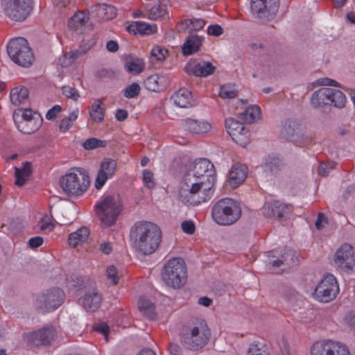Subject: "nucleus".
Here are the masks:
<instances>
[{
	"label": "nucleus",
	"mask_w": 355,
	"mask_h": 355,
	"mask_svg": "<svg viewBox=\"0 0 355 355\" xmlns=\"http://www.w3.org/2000/svg\"><path fill=\"white\" fill-rule=\"evenodd\" d=\"M185 184L189 189H182L179 193L181 201L196 206L209 200L216 181L214 164L206 158L196 159L190 164L184 175Z\"/></svg>",
	"instance_id": "f257e3e1"
},
{
	"label": "nucleus",
	"mask_w": 355,
	"mask_h": 355,
	"mask_svg": "<svg viewBox=\"0 0 355 355\" xmlns=\"http://www.w3.org/2000/svg\"><path fill=\"white\" fill-rule=\"evenodd\" d=\"M162 241V232L156 223H134L130 230V242L135 251L144 255L153 253Z\"/></svg>",
	"instance_id": "f03ea898"
},
{
	"label": "nucleus",
	"mask_w": 355,
	"mask_h": 355,
	"mask_svg": "<svg viewBox=\"0 0 355 355\" xmlns=\"http://www.w3.org/2000/svg\"><path fill=\"white\" fill-rule=\"evenodd\" d=\"M210 335L209 329L202 319H196L191 324L184 327L179 334L180 343L184 348L193 351L202 348Z\"/></svg>",
	"instance_id": "7ed1b4c3"
},
{
	"label": "nucleus",
	"mask_w": 355,
	"mask_h": 355,
	"mask_svg": "<svg viewBox=\"0 0 355 355\" xmlns=\"http://www.w3.org/2000/svg\"><path fill=\"white\" fill-rule=\"evenodd\" d=\"M89 184L87 173L80 168H73L60 179L63 191L73 196H80L86 191Z\"/></svg>",
	"instance_id": "20e7f679"
},
{
	"label": "nucleus",
	"mask_w": 355,
	"mask_h": 355,
	"mask_svg": "<svg viewBox=\"0 0 355 355\" xmlns=\"http://www.w3.org/2000/svg\"><path fill=\"white\" fill-rule=\"evenodd\" d=\"M162 279L169 287L179 288L187 281V271L184 261L180 258L172 259L164 265Z\"/></svg>",
	"instance_id": "39448f33"
},
{
	"label": "nucleus",
	"mask_w": 355,
	"mask_h": 355,
	"mask_svg": "<svg viewBox=\"0 0 355 355\" xmlns=\"http://www.w3.org/2000/svg\"><path fill=\"white\" fill-rule=\"evenodd\" d=\"M211 216L214 222H237L241 216L240 203L232 198H222L212 207Z\"/></svg>",
	"instance_id": "423d86ee"
},
{
	"label": "nucleus",
	"mask_w": 355,
	"mask_h": 355,
	"mask_svg": "<svg viewBox=\"0 0 355 355\" xmlns=\"http://www.w3.org/2000/svg\"><path fill=\"white\" fill-rule=\"evenodd\" d=\"M7 52L14 62L22 67L31 65L34 60L28 41L24 37L11 40L7 46Z\"/></svg>",
	"instance_id": "0eeeda50"
},
{
	"label": "nucleus",
	"mask_w": 355,
	"mask_h": 355,
	"mask_svg": "<svg viewBox=\"0 0 355 355\" xmlns=\"http://www.w3.org/2000/svg\"><path fill=\"white\" fill-rule=\"evenodd\" d=\"M5 15L15 21H24L33 10V0H1Z\"/></svg>",
	"instance_id": "6e6552de"
},
{
	"label": "nucleus",
	"mask_w": 355,
	"mask_h": 355,
	"mask_svg": "<svg viewBox=\"0 0 355 355\" xmlns=\"http://www.w3.org/2000/svg\"><path fill=\"white\" fill-rule=\"evenodd\" d=\"M122 209V204L114 196H106L95 205V211L101 222H115Z\"/></svg>",
	"instance_id": "1a4fd4ad"
},
{
	"label": "nucleus",
	"mask_w": 355,
	"mask_h": 355,
	"mask_svg": "<svg viewBox=\"0 0 355 355\" xmlns=\"http://www.w3.org/2000/svg\"><path fill=\"white\" fill-rule=\"evenodd\" d=\"M65 294L59 288H52L38 295L35 302V309L40 313H46L58 309L64 300Z\"/></svg>",
	"instance_id": "9d476101"
},
{
	"label": "nucleus",
	"mask_w": 355,
	"mask_h": 355,
	"mask_svg": "<svg viewBox=\"0 0 355 355\" xmlns=\"http://www.w3.org/2000/svg\"><path fill=\"white\" fill-rule=\"evenodd\" d=\"M338 291L339 287L336 278L332 275H328L320 282L313 295L320 302H329L336 297Z\"/></svg>",
	"instance_id": "9b49d317"
},
{
	"label": "nucleus",
	"mask_w": 355,
	"mask_h": 355,
	"mask_svg": "<svg viewBox=\"0 0 355 355\" xmlns=\"http://www.w3.org/2000/svg\"><path fill=\"white\" fill-rule=\"evenodd\" d=\"M269 257L276 258L271 260L269 264L272 267H282V270H284L296 266L298 264L297 257L295 250L288 248H284L281 250H273L269 252Z\"/></svg>",
	"instance_id": "f8f14e48"
},
{
	"label": "nucleus",
	"mask_w": 355,
	"mask_h": 355,
	"mask_svg": "<svg viewBox=\"0 0 355 355\" xmlns=\"http://www.w3.org/2000/svg\"><path fill=\"white\" fill-rule=\"evenodd\" d=\"M335 266L342 271L349 272L355 266L354 251L348 243L342 245L336 252L334 258Z\"/></svg>",
	"instance_id": "ddd939ff"
},
{
	"label": "nucleus",
	"mask_w": 355,
	"mask_h": 355,
	"mask_svg": "<svg viewBox=\"0 0 355 355\" xmlns=\"http://www.w3.org/2000/svg\"><path fill=\"white\" fill-rule=\"evenodd\" d=\"M225 128L235 143L243 148L249 144L250 133L242 123L233 118H229L225 121Z\"/></svg>",
	"instance_id": "4468645a"
},
{
	"label": "nucleus",
	"mask_w": 355,
	"mask_h": 355,
	"mask_svg": "<svg viewBox=\"0 0 355 355\" xmlns=\"http://www.w3.org/2000/svg\"><path fill=\"white\" fill-rule=\"evenodd\" d=\"M281 135L286 140L294 142L300 146L308 144V140L304 138V133L301 125L295 121H286L282 125Z\"/></svg>",
	"instance_id": "2eb2a0df"
},
{
	"label": "nucleus",
	"mask_w": 355,
	"mask_h": 355,
	"mask_svg": "<svg viewBox=\"0 0 355 355\" xmlns=\"http://www.w3.org/2000/svg\"><path fill=\"white\" fill-rule=\"evenodd\" d=\"M116 170V162L115 160L111 158L104 159L100 164L95 178V188L96 189H101L105 185L107 180L113 178Z\"/></svg>",
	"instance_id": "dca6fc26"
},
{
	"label": "nucleus",
	"mask_w": 355,
	"mask_h": 355,
	"mask_svg": "<svg viewBox=\"0 0 355 355\" xmlns=\"http://www.w3.org/2000/svg\"><path fill=\"white\" fill-rule=\"evenodd\" d=\"M293 211L291 205L284 204L279 200L266 202L263 208L262 214L268 218H284Z\"/></svg>",
	"instance_id": "f3484780"
},
{
	"label": "nucleus",
	"mask_w": 355,
	"mask_h": 355,
	"mask_svg": "<svg viewBox=\"0 0 355 355\" xmlns=\"http://www.w3.org/2000/svg\"><path fill=\"white\" fill-rule=\"evenodd\" d=\"M279 7V0H251L252 10L260 17L275 15Z\"/></svg>",
	"instance_id": "a211bd4d"
},
{
	"label": "nucleus",
	"mask_w": 355,
	"mask_h": 355,
	"mask_svg": "<svg viewBox=\"0 0 355 355\" xmlns=\"http://www.w3.org/2000/svg\"><path fill=\"white\" fill-rule=\"evenodd\" d=\"M184 71L189 75L207 77L215 71V67L210 62L190 61L184 67Z\"/></svg>",
	"instance_id": "6ab92c4d"
},
{
	"label": "nucleus",
	"mask_w": 355,
	"mask_h": 355,
	"mask_svg": "<svg viewBox=\"0 0 355 355\" xmlns=\"http://www.w3.org/2000/svg\"><path fill=\"white\" fill-rule=\"evenodd\" d=\"M171 83L170 77L167 74L155 73L149 76L144 80V87L146 89L153 92L164 91Z\"/></svg>",
	"instance_id": "aec40b11"
},
{
	"label": "nucleus",
	"mask_w": 355,
	"mask_h": 355,
	"mask_svg": "<svg viewBox=\"0 0 355 355\" xmlns=\"http://www.w3.org/2000/svg\"><path fill=\"white\" fill-rule=\"evenodd\" d=\"M248 173L246 165L236 163L232 165L229 172L228 181L232 188H237L245 180Z\"/></svg>",
	"instance_id": "412c9836"
},
{
	"label": "nucleus",
	"mask_w": 355,
	"mask_h": 355,
	"mask_svg": "<svg viewBox=\"0 0 355 355\" xmlns=\"http://www.w3.org/2000/svg\"><path fill=\"white\" fill-rule=\"evenodd\" d=\"M56 331L53 327H44L30 336V340L36 345H49L55 339Z\"/></svg>",
	"instance_id": "4be33fe9"
},
{
	"label": "nucleus",
	"mask_w": 355,
	"mask_h": 355,
	"mask_svg": "<svg viewBox=\"0 0 355 355\" xmlns=\"http://www.w3.org/2000/svg\"><path fill=\"white\" fill-rule=\"evenodd\" d=\"M101 300V295L96 289H92L87 291L83 297H80L78 302L85 310L94 312L98 309Z\"/></svg>",
	"instance_id": "5701e85b"
},
{
	"label": "nucleus",
	"mask_w": 355,
	"mask_h": 355,
	"mask_svg": "<svg viewBox=\"0 0 355 355\" xmlns=\"http://www.w3.org/2000/svg\"><path fill=\"white\" fill-rule=\"evenodd\" d=\"M183 127L192 134L202 135L209 132L212 126L207 121L187 119L183 121Z\"/></svg>",
	"instance_id": "b1692460"
},
{
	"label": "nucleus",
	"mask_w": 355,
	"mask_h": 355,
	"mask_svg": "<svg viewBox=\"0 0 355 355\" xmlns=\"http://www.w3.org/2000/svg\"><path fill=\"white\" fill-rule=\"evenodd\" d=\"M171 99L179 107L187 108L193 105L191 92L184 87L175 92L171 96Z\"/></svg>",
	"instance_id": "393cba45"
},
{
	"label": "nucleus",
	"mask_w": 355,
	"mask_h": 355,
	"mask_svg": "<svg viewBox=\"0 0 355 355\" xmlns=\"http://www.w3.org/2000/svg\"><path fill=\"white\" fill-rule=\"evenodd\" d=\"M202 44V37L197 35H189L182 47V52L184 55H192L200 50Z\"/></svg>",
	"instance_id": "a878e982"
},
{
	"label": "nucleus",
	"mask_w": 355,
	"mask_h": 355,
	"mask_svg": "<svg viewBox=\"0 0 355 355\" xmlns=\"http://www.w3.org/2000/svg\"><path fill=\"white\" fill-rule=\"evenodd\" d=\"M331 88L323 87L315 91L311 96V104L315 107L331 105Z\"/></svg>",
	"instance_id": "bb28decb"
},
{
	"label": "nucleus",
	"mask_w": 355,
	"mask_h": 355,
	"mask_svg": "<svg viewBox=\"0 0 355 355\" xmlns=\"http://www.w3.org/2000/svg\"><path fill=\"white\" fill-rule=\"evenodd\" d=\"M43 122V119L40 115H35V117L24 122H19L15 125L17 128L24 134H32L38 130Z\"/></svg>",
	"instance_id": "cd10ccee"
},
{
	"label": "nucleus",
	"mask_w": 355,
	"mask_h": 355,
	"mask_svg": "<svg viewBox=\"0 0 355 355\" xmlns=\"http://www.w3.org/2000/svg\"><path fill=\"white\" fill-rule=\"evenodd\" d=\"M128 31L134 34L151 35L157 32L156 24H150L145 21H134L128 26Z\"/></svg>",
	"instance_id": "c85d7f7f"
},
{
	"label": "nucleus",
	"mask_w": 355,
	"mask_h": 355,
	"mask_svg": "<svg viewBox=\"0 0 355 355\" xmlns=\"http://www.w3.org/2000/svg\"><path fill=\"white\" fill-rule=\"evenodd\" d=\"M32 173V166L31 162H26L23 163L21 168L15 167V182L17 186H22L27 181Z\"/></svg>",
	"instance_id": "c756f323"
},
{
	"label": "nucleus",
	"mask_w": 355,
	"mask_h": 355,
	"mask_svg": "<svg viewBox=\"0 0 355 355\" xmlns=\"http://www.w3.org/2000/svg\"><path fill=\"white\" fill-rule=\"evenodd\" d=\"M89 19L87 10L76 12L69 19L68 26L71 29L78 30L84 26Z\"/></svg>",
	"instance_id": "7c9ffc66"
},
{
	"label": "nucleus",
	"mask_w": 355,
	"mask_h": 355,
	"mask_svg": "<svg viewBox=\"0 0 355 355\" xmlns=\"http://www.w3.org/2000/svg\"><path fill=\"white\" fill-rule=\"evenodd\" d=\"M89 234V229L85 226L81 227L77 231L69 234L68 243L72 248H76L87 240Z\"/></svg>",
	"instance_id": "2f4dec72"
},
{
	"label": "nucleus",
	"mask_w": 355,
	"mask_h": 355,
	"mask_svg": "<svg viewBox=\"0 0 355 355\" xmlns=\"http://www.w3.org/2000/svg\"><path fill=\"white\" fill-rule=\"evenodd\" d=\"M28 91L25 87H15L10 91V101L15 105H19L28 100Z\"/></svg>",
	"instance_id": "473e14b6"
},
{
	"label": "nucleus",
	"mask_w": 355,
	"mask_h": 355,
	"mask_svg": "<svg viewBox=\"0 0 355 355\" xmlns=\"http://www.w3.org/2000/svg\"><path fill=\"white\" fill-rule=\"evenodd\" d=\"M167 5L163 2H158L147 11V18L150 20H158L168 15Z\"/></svg>",
	"instance_id": "72a5a7b5"
},
{
	"label": "nucleus",
	"mask_w": 355,
	"mask_h": 355,
	"mask_svg": "<svg viewBox=\"0 0 355 355\" xmlns=\"http://www.w3.org/2000/svg\"><path fill=\"white\" fill-rule=\"evenodd\" d=\"M261 108L258 105H251L247 107L242 113L241 118L245 123H253L261 119Z\"/></svg>",
	"instance_id": "f704fd0d"
},
{
	"label": "nucleus",
	"mask_w": 355,
	"mask_h": 355,
	"mask_svg": "<svg viewBox=\"0 0 355 355\" xmlns=\"http://www.w3.org/2000/svg\"><path fill=\"white\" fill-rule=\"evenodd\" d=\"M89 114L92 119L96 123H101L104 119V108L103 107V102L98 99L96 100L91 105Z\"/></svg>",
	"instance_id": "c9c22d12"
},
{
	"label": "nucleus",
	"mask_w": 355,
	"mask_h": 355,
	"mask_svg": "<svg viewBox=\"0 0 355 355\" xmlns=\"http://www.w3.org/2000/svg\"><path fill=\"white\" fill-rule=\"evenodd\" d=\"M138 308L144 316L150 320L155 319L156 315L155 304L149 300L145 297L140 298L138 303Z\"/></svg>",
	"instance_id": "e433bc0d"
},
{
	"label": "nucleus",
	"mask_w": 355,
	"mask_h": 355,
	"mask_svg": "<svg viewBox=\"0 0 355 355\" xmlns=\"http://www.w3.org/2000/svg\"><path fill=\"white\" fill-rule=\"evenodd\" d=\"M35 115H40L38 112H34L30 108H19L13 113V120L15 124H19V122H24Z\"/></svg>",
	"instance_id": "4c0bfd02"
},
{
	"label": "nucleus",
	"mask_w": 355,
	"mask_h": 355,
	"mask_svg": "<svg viewBox=\"0 0 355 355\" xmlns=\"http://www.w3.org/2000/svg\"><path fill=\"white\" fill-rule=\"evenodd\" d=\"M79 114L78 109L73 110L68 116L63 118L59 125L60 131L66 132L72 126L73 123L78 119Z\"/></svg>",
	"instance_id": "58836bf2"
},
{
	"label": "nucleus",
	"mask_w": 355,
	"mask_h": 355,
	"mask_svg": "<svg viewBox=\"0 0 355 355\" xmlns=\"http://www.w3.org/2000/svg\"><path fill=\"white\" fill-rule=\"evenodd\" d=\"M125 68L131 74L137 75L144 71L145 69V63L140 59L130 60L125 63Z\"/></svg>",
	"instance_id": "ea45409f"
},
{
	"label": "nucleus",
	"mask_w": 355,
	"mask_h": 355,
	"mask_svg": "<svg viewBox=\"0 0 355 355\" xmlns=\"http://www.w3.org/2000/svg\"><path fill=\"white\" fill-rule=\"evenodd\" d=\"M97 12L99 15H103L102 18L105 20L112 19L116 15L115 8L105 3L97 6Z\"/></svg>",
	"instance_id": "a19ab883"
},
{
	"label": "nucleus",
	"mask_w": 355,
	"mask_h": 355,
	"mask_svg": "<svg viewBox=\"0 0 355 355\" xmlns=\"http://www.w3.org/2000/svg\"><path fill=\"white\" fill-rule=\"evenodd\" d=\"M281 164L282 162L279 157L270 155L266 157L264 168L266 171L276 173L279 170Z\"/></svg>",
	"instance_id": "79ce46f5"
},
{
	"label": "nucleus",
	"mask_w": 355,
	"mask_h": 355,
	"mask_svg": "<svg viewBox=\"0 0 355 355\" xmlns=\"http://www.w3.org/2000/svg\"><path fill=\"white\" fill-rule=\"evenodd\" d=\"M331 105L336 107H343L346 103L345 94L338 89L331 88Z\"/></svg>",
	"instance_id": "37998d69"
},
{
	"label": "nucleus",
	"mask_w": 355,
	"mask_h": 355,
	"mask_svg": "<svg viewBox=\"0 0 355 355\" xmlns=\"http://www.w3.org/2000/svg\"><path fill=\"white\" fill-rule=\"evenodd\" d=\"M106 144V141L104 140L92 137L86 139L83 142V146L85 150H90L98 147H105Z\"/></svg>",
	"instance_id": "c03bdc74"
},
{
	"label": "nucleus",
	"mask_w": 355,
	"mask_h": 355,
	"mask_svg": "<svg viewBox=\"0 0 355 355\" xmlns=\"http://www.w3.org/2000/svg\"><path fill=\"white\" fill-rule=\"evenodd\" d=\"M141 91V87L137 83H132L128 85L123 90V96L127 98L137 97Z\"/></svg>",
	"instance_id": "a18cd8bd"
},
{
	"label": "nucleus",
	"mask_w": 355,
	"mask_h": 355,
	"mask_svg": "<svg viewBox=\"0 0 355 355\" xmlns=\"http://www.w3.org/2000/svg\"><path fill=\"white\" fill-rule=\"evenodd\" d=\"M80 54V52L78 51H70L60 58L59 62L62 67H65L73 63V61L79 57Z\"/></svg>",
	"instance_id": "49530a36"
},
{
	"label": "nucleus",
	"mask_w": 355,
	"mask_h": 355,
	"mask_svg": "<svg viewBox=\"0 0 355 355\" xmlns=\"http://www.w3.org/2000/svg\"><path fill=\"white\" fill-rule=\"evenodd\" d=\"M168 50L162 46H155L152 48L150 55L157 61H163L168 55Z\"/></svg>",
	"instance_id": "de8ad7c7"
},
{
	"label": "nucleus",
	"mask_w": 355,
	"mask_h": 355,
	"mask_svg": "<svg viewBox=\"0 0 355 355\" xmlns=\"http://www.w3.org/2000/svg\"><path fill=\"white\" fill-rule=\"evenodd\" d=\"M184 24L190 31L201 30L205 25V21L202 19H191L185 20Z\"/></svg>",
	"instance_id": "09e8293b"
},
{
	"label": "nucleus",
	"mask_w": 355,
	"mask_h": 355,
	"mask_svg": "<svg viewBox=\"0 0 355 355\" xmlns=\"http://www.w3.org/2000/svg\"><path fill=\"white\" fill-rule=\"evenodd\" d=\"M237 95V91L230 85H223L220 87L219 96L223 98H232Z\"/></svg>",
	"instance_id": "8fccbe9b"
},
{
	"label": "nucleus",
	"mask_w": 355,
	"mask_h": 355,
	"mask_svg": "<svg viewBox=\"0 0 355 355\" xmlns=\"http://www.w3.org/2000/svg\"><path fill=\"white\" fill-rule=\"evenodd\" d=\"M62 94L68 98H71L73 101H77L79 97V92L74 87L70 86L62 87Z\"/></svg>",
	"instance_id": "3c124183"
},
{
	"label": "nucleus",
	"mask_w": 355,
	"mask_h": 355,
	"mask_svg": "<svg viewBox=\"0 0 355 355\" xmlns=\"http://www.w3.org/2000/svg\"><path fill=\"white\" fill-rule=\"evenodd\" d=\"M142 180L144 184L149 189L153 188L155 185L153 173L149 170L145 169L143 171Z\"/></svg>",
	"instance_id": "603ef678"
},
{
	"label": "nucleus",
	"mask_w": 355,
	"mask_h": 355,
	"mask_svg": "<svg viewBox=\"0 0 355 355\" xmlns=\"http://www.w3.org/2000/svg\"><path fill=\"white\" fill-rule=\"evenodd\" d=\"M335 168V163L329 162L327 164L322 162L320 164L318 172L320 175L326 176L329 174V171Z\"/></svg>",
	"instance_id": "864d4df0"
},
{
	"label": "nucleus",
	"mask_w": 355,
	"mask_h": 355,
	"mask_svg": "<svg viewBox=\"0 0 355 355\" xmlns=\"http://www.w3.org/2000/svg\"><path fill=\"white\" fill-rule=\"evenodd\" d=\"M281 293L285 298L291 301L295 300L298 295V293L294 288L288 286H284Z\"/></svg>",
	"instance_id": "5fc2aeb1"
},
{
	"label": "nucleus",
	"mask_w": 355,
	"mask_h": 355,
	"mask_svg": "<svg viewBox=\"0 0 355 355\" xmlns=\"http://www.w3.org/2000/svg\"><path fill=\"white\" fill-rule=\"evenodd\" d=\"M83 279L77 275L72 274L67 277V283L70 287H78L83 284Z\"/></svg>",
	"instance_id": "6e6d98bb"
},
{
	"label": "nucleus",
	"mask_w": 355,
	"mask_h": 355,
	"mask_svg": "<svg viewBox=\"0 0 355 355\" xmlns=\"http://www.w3.org/2000/svg\"><path fill=\"white\" fill-rule=\"evenodd\" d=\"M93 329L96 331L101 333L104 336L105 340L107 342L108 341V334H109V331H110V328L106 323L100 322V323L96 324L93 327Z\"/></svg>",
	"instance_id": "4d7b16f0"
},
{
	"label": "nucleus",
	"mask_w": 355,
	"mask_h": 355,
	"mask_svg": "<svg viewBox=\"0 0 355 355\" xmlns=\"http://www.w3.org/2000/svg\"><path fill=\"white\" fill-rule=\"evenodd\" d=\"M62 111V107L59 105H55L53 106L51 109H49L46 114V119L47 120H54L58 114H60Z\"/></svg>",
	"instance_id": "13d9d810"
},
{
	"label": "nucleus",
	"mask_w": 355,
	"mask_h": 355,
	"mask_svg": "<svg viewBox=\"0 0 355 355\" xmlns=\"http://www.w3.org/2000/svg\"><path fill=\"white\" fill-rule=\"evenodd\" d=\"M107 277L111 279L114 284L118 282L117 270L114 266H110L106 270Z\"/></svg>",
	"instance_id": "bf43d9fd"
},
{
	"label": "nucleus",
	"mask_w": 355,
	"mask_h": 355,
	"mask_svg": "<svg viewBox=\"0 0 355 355\" xmlns=\"http://www.w3.org/2000/svg\"><path fill=\"white\" fill-rule=\"evenodd\" d=\"M223 33V29L218 24L210 25L207 28V33L209 35L218 37V36H220V35H222Z\"/></svg>",
	"instance_id": "052dcab7"
},
{
	"label": "nucleus",
	"mask_w": 355,
	"mask_h": 355,
	"mask_svg": "<svg viewBox=\"0 0 355 355\" xmlns=\"http://www.w3.org/2000/svg\"><path fill=\"white\" fill-rule=\"evenodd\" d=\"M279 346L281 351L279 355H291L288 344L284 338H282L281 341L279 343Z\"/></svg>",
	"instance_id": "680f3d73"
},
{
	"label": "nucleus",
	"mask_w": 355,
	"mask_h": 355,
	"mask_svg": "<svg viewBox=\"0 0 355 355\" xmlns=\"http://www.w3.org/2000/svg\"><path fill=\"white\" fill-rule=\"evenodd\" d=\"M43 239L41 236H35L29 239L28 245L31 248H37L43 243Z\"/></svg>",
	"instance_id": "e2e57ef3"
},
{
	"label": "nucleus",
	"mask_w": 355,
	"mask_h": 355,
	"mask_svg": "<svg viewBox=\"0 0 355 355\" xmlns=\"http://www.w3.org/2000/svg\"><path fill=\"white\" fill-rule=\"evenodd\" d=\"M181 228L185 233L192 234L196 230L195 223H181Z\"/></svg>",
	"instance_id": "0e129e2a"
},
{
	"label": "nucleus",
	"mask_w": 355,
	"mask_h": 355,
	"mask_svg": "<svg viewBox=\"0 0 355 355\" xmlns=\"http://www.w3.org/2000/svg\"><path fill=\"white\" fill-rule=\"evenodd\" d=\"M168 351L171 355H178L179 353L182 352V348L178 344L171 343L168 345Z\"/></svg>",
	"instance_id": "69168bd1"
},
{
	"label": "nucleus",
	"mask_w": 355,
	"mask_h": 355,
	"mask_svg": "<svg viewBox=\"0 0 355 355\" xmlns=\"http://www.w3.org/2000/svg\"><path fill=\"white\" fill-rule=\"evenodd\" d=\"M128 116V113L125 110L119 109L116 110L115 114V118L119 121H123Z\"/></svg>",
	"instance_id": "338daca9"
},
{
	"label": "nucleus",
	"mask_w": 355,
	"mask_h": 355,
	"mask_svg": "<svg viewBox=\"0 0 355 355\" xmlns=\"http://www.w3.org/2000/svg\"><path fill=\"white\" fill-rule=\"evenodd\" d=\"M349 326L355 330V312L349 313L346 317Z\"/></svg>",
	"instance_id": "774afa93"
}]
</instances>
